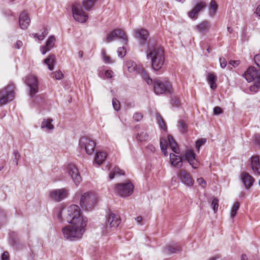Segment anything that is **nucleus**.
Masks as SVG:
<instances>
[{"label": "nucleus", "instance_id": "3", "mask_svg": "<svg viewBox=\"0 0 260 260\" xmlns=\"http://www.w3.org/2000/svg\"><path fill=\"white\" fill-rule=\"evenodd\" d=\"M87 223L71 224L62 229L63 235L67 240L74 241L81 239L85 231Z\"/></svg>", "mask_w": 260, "mask_h": 260}, {"label": "nucleus", "instance_id": "30", "mask_svg": "<svg viewBox=\"0 0 260 260\" xmlns=\"http://www.w3.org/2000/svg\"><path fill=\"white\" fill-rule=\"evenodd\" d=\"M52 122V119H44L42 122L41 127L42 128H46L47 130H52L54 128L53 125L51 123Z\"/></svg>", "mask_w": 260, "mask_h": 260}, {"label": "nucleus", "instance_id": "41", "mask_svg": "<svg viewBox=\"0 0 260 260\" xmlns=\"http://www.w3.org/2000/svg\"><path fill=\"white\" fill-rule=\"evenodd\" d=\"M102 57H103V59L105 63H111L113 62L111 58L109 56L107 55L105 50H104V49L102 50Z\"/></svg>", "mask_w": 260, "mask_h": 260}, {"label": "nucleus", "instance_id": "62", "mask_svg": "<svg viewBox=\"0 0 260 260\" xmlns=\"http://www.w3.org/2000/svg\"><path fill=\"white\" fill-rule=\"evenodd\" d=\"M135 220L138 223H140L142 220V217L141 216H138L135 218Z\"/></svg>", "mask_w": 260, "mask_h": 260}, {"label": "nucleus", "instance_id": "50", "mask_svg": "<svg viewBox=\"0 0 260 260\" xmlns=\"http://www.w3.org/2000/svg\"><path fill=\"white\" fill-rule=\"evenodd\" d=\"M13 155H14V161L15 162V165H18V160L20 158V155L17 151H14L13 152Z\"/></svg>", "mask_w": 260, "mask_h": 260}, {"label": "nucleus", "instance_id": "32", "mask_svg": "<svg viewBox=\"0 0 260 260\" xmlns=\"http://www.w3.org/2000/svg\"><path fill=\"white\" fill-rule=\"evenodd\" d=\"M124 175V172L119 169L118 168H115L113 170H112L109 175V178L110 180L113 179L115 175Z\"/></svg>", "mask_w": 260, "mask_h": 260}, {"label": "nucleus", "instance_id": "45", "mask_svg": "<svg viewBox=\"0 0 260 260\" xmlns=\"http://www.w3.org/2000/svg\"><path fill=\"white\" fill-rule=\"evenodd\" d=\"M53 77H54L57 80H60L63 77V74L60 71L53 72L51 74Z\"/></svg>", "mask_w": 260, "mask_h": 260}, {"label": "nucleus", "instance_id": "13", "mask_svg": "<svg viewBox=\"0 0 260 260\" xmlns=\"http://www.w3.org/2000/svg\"><path fill=\"white\" fill-rule=\"evenodd\" d=\"M177 175L181 183L186 186L191 187L193 185L194 180L190 174L186 170L183 169L178 170Z\"/></svg>", "mask_w": 260, "mask_h": 260}, {"label": "nucleus", "instance_id": "44", "mask_svg": "<svg viewBox=\"0 0 260 260\" xmlns=\"http://www.w3.org/2000/svg\"><path fill=\"white\" fill-rule=\"evenodd\" d=\"M171 104L173 107H178L180 105V100L177 97H173L172 98Z\"/></svg>", "mask_w": 260, "mask_h": 260}, {"label": "nucleus", "instance_id": "31", "mask_svg": "<svg viewBox=\"0 0 260 260\" xmlns=\"http://www.w3.org/2000/svg\"><path fill=\"white\" fill-rule=\"evenodd\" d=\"M216 78L213 74H209L208 78V82L212 89H215L217 87L216 83Z\"/></svg>", "mask_w": 260, "mask_h": 260}, {"label": "nucleus", "instance_id": "19", "mask_svg": "<svg viewBox=\"0 0 260 260\" xmlns=\"http://www.w3.org/2000/svg\"><path fill=\"white\" fill-rule=\"evenodd\" d=\"M30 19L28 14L23 11L21 12L19 17V24L20 27L22 29H26L29 26Z\"/></svg>", "mask_w": 260, "mask_h": 260}, {"label": "nucleus", "instance_id": "39", "mask_svg": "<svg viewBox=\"0 0 260 260\" xmlns=\"http://www.w3.org/2000/svg\"><path fill=\"white\" fill-rule=\"evenodd\" d=\"M260 88V80H258V81L253 82V84L251 85L249 89L251 92L254 93L256 92Z\"/></svg>", "mask_w": 260, "mask_h": 260}, {"label": "nucleus", "instance_id": "34", "mask_svg": "<svg viewBox=\"0 0 260 260\" xmlns=\"http://www.w3.org/2000/svg\"><path fill=\"white\" fill-rule=\"evenodd\" d=\"M239 207L240 205L238 202H235L234 203L231 210L230 217L231 218H234L235 217Z\"/></svg>", "mask_w": 260, "mask_h": 260}, {"label": "nucleus", "instance_id": "25", "mask_svg": "<svg viewBox=\"0 0 260 260\" xmlns=\"http://www.w3.org/2000/svg\"><path fill=\"white\" fill-rule=\"evenodd\" d=\"M210 24L207 21H203L200 24L196 25V29L202 34H205L208 32L210 28Z\"/></svg>", "mask_w": 260, "mask_h": 260}, {"label": "nucleus", "instance_id": "24", "mask_svg": "<svg viewBox=\"0 0 260 260\" xmlns=\"http://www.w3.org/2000/svg\"><path fill=\"white\" fill-rule=\"evenodd\" d=\"M170 159L171 165L174 167L180 168L182 166V159L181 156L177 155L174 153H170Z\"/></svg>", "mask_w": 260, "mask_h": 260}, {"label": "nucleus", "instance_id": "64", "mask_svg": "<svg viewBox=\"0 0 260 260\" xmlns=\"http://www.w3.org/2000/svg\"><path fill=\"white\" fill-rule=\"evenodd\" d=\"M227 30L230 34H232L233 32V28L230 26L227 27Z\"/></svg>", "mask_w": 260, "mask_h": 260}, {"label": "nucleus", "instance_id": "12", "mask_svg": "<svg viewBox=\"0 0 260 260\" xmlns=\"http://www.w3.org/2000/svg\"><path fill=\"white\" fill-rule=\"evenodd\" d=\"M79 145L81 150H84L87 154L91 155L94 152L95 142L88 137H83L80 139Z\"/></svg>", "mask_w": 260, "mask_h": 260}, {"label": "nucleus", "instance_id": "61", "mask_svg": "<svg viewBox=\"0 0 260 260\" xmlns=\"http://www.w3.org/2000/svg\"><path fill=\"white\" fill-rule=\"evenodd\" d=\"M148 149H149L151 151L154 152L155 151V148L153 145H148L147 147Z\"/></svg>", "mask_w": 260, "mask_h": 260}, {"label": "nucleus", "instance_id": "53", "mask_svg": "<svg viewBox=\"0 0 260 260\" xmlns=\"http://www.w3.org/2000/svg\"><path fill=\"white\" fill-rule=\"evenodd\" d=\"M2 260H9V254L8 251H5L1 256Z\"/></svg>", "mask_w": 260, "mask_h": 260}, {"label": "nucleus", "instance_id": "46", "mask_svg": "<svg viewBox=\"0 0 260 260\" xmlns=\"http://www.w3.org/2000/svg\"><path fill=\"white\" fill-rule=\"evenodd\" d=\"M211 205L214 212L215 213L216 212L218 208V200L215 198L213 199L211 203Z\"/></svg>", "mask_w": 260, "mask_h": 260}, {"label": "nucleus", "instance_id": "35", "mask_svg": "<svg viewBox=\"0 0 260 260\" xmlns=\"http://www.w3.org/2000/svg\"><path fill=\"white\" fill-rule=\"evenodd\" d=\"M156 119L159 127L163 131H166L167 128L166 123L162 118L158 114L156 115Z\"/></svg>", "mask_w": 260, "mask_h": 260}, {"label": "nucleus", "instance_id": "48", "mask_svg": "<svg viewBox=\"0 0 260 260\" xmlns=\"http://www.w3.org/2000/svg\"><path fill=\"white\" fill-rule=\"evenodd\" d=\"M118 56L123 57L126 54V49L124 47H119L117 50Z\"/></svg>", "mask_w": 260, "mask_h": 260}, {"label": "nucleus", "instance_id": "10", "mask_svg": "<svg viewBox=\"0 0 260 260\" xmlns=\"http://www.w3.org/2000/svg\"><path fill=\"white\" fill-rule=\"evenodd\" d=\"M96 202L97 198L94 194L86 192L81 197L80 204L82 208L89 211L93 209Z\"/></svg>", "mask_w": 260, "mask_h": 260}, {"label": "nucleus", "instance_id": "58", "mask_svg": "<svg viewBox=\"0 0 260 260\" xmlns=\"http://www.w3.org/2000/svg\"><path fill=\"white\" fill-rule=\"evenodd\" d=\"M22 45H23V43H22V41L18 40L16 42V44L15 45V47L16 49H19L21 48Z\"/></svg>", "mask_w": 260, "mask_h": 260}, {"label": "nucleus", "instance_id": "51", "mask_svg": "<svg viewBox=\"0 0 260 260\" xmlns=\"http://www.w3.org/2000/svg\"><path fill=\"white\" fill-rule=\"evenodd\" d=\"M255 64L260 68V54H256L253 58Z\"/></svg>", "mask_w": 260, "mask_h": 260}, {"label": "nucleus", "instance_id": "63", "mask_svg": "<svg viewBox=\"0 0 260 260\" xmlns=\"http://www.w3.org/2000/svg\"><path fill=\"white\" fill-rule=\"evenodd\" d=\"M241 260H248V258L245 254H242L241 255Z\"/></svg>", "mask_w": 260, "mask_h": 260}, {"label": "nucleus", "instance_id": "29", "mask_svg": "<svg viewBox=\"0 0 260 260\" xmlns=\"http://www.w3.org/2000/svg\"><path fill=\"white\" fill-rule=\"evenodd\" d=\"M44 62L48 66L49 70L52 71L54 69L55 63V56L53 55H49L46 59L44 60Z\"/></svg>", "mask_w": 260, "mask_h": 260}, {"label": "nucleus", "instance_id": "37", "mask_svg": "<svg viewBox=\"0 0 260 260\" xmlns=\"http://www.w3.org/2000/svg\"><path fill=\"white\" fill-rule=\"evenodd\" d=\"M148 135L145 132L138 133L136 136L137 139L140 142L146 141L148 139Z\"/></svg>", "mask_w": 260, "mask_h": 260}, {"label": "nucleus", "instance_id": "59", "mask_svg": "<svg viewBox=\"0 0 260 260\" xmlns=\"http://www.w3.org/2000/svg\"><path fill=\"white\" fill-rule=\"evenodd\" d=\"M239 63V61L238 60H231L229 62V64L234 67L237 66Z\"/></svg>", "mask_w": 260, "mask_h": 260}, {"label": "nucleus", "instance_id": "27", "mask_svg": "<svg viewBox=\"0 0 260 260\" xmlns=\"http://www.w3.org/2000/svg\"><path fill=\"white\" fill-rule=\"evenodd\" d=\"M136 36L143 42L146 41L149 36L148 31L145 29H138L135 30Z\"/></svg>", "mask_w": 260, "mask_h": 260}, {"label": "nucleus", "instance_id": "21", "mask_svg": "<svg viewBox=\"0 0 260 260\" xmlns=\"http://www.w3.org/2000/svg\"><path fill=\"white\" fill-rule=\"evenodd\" d=\"M206 6V4L204 2H200L198 3L196 6L192 9L191 11L188 13V16L193 19L197 18L198 13Z\"/></svg>", "mask_w": 260, "mask_h": 260}, {"label": "nucleus", "instance_id": "26", "mask_svg": "<svg viewBox=\"0 0 260 260\" xmlns=\"http://www.w3.org/2000/svg\"><path fill=\"white\" fill-rule=\"evenodd\" d=\"M181 250V247L178 243H172L167 245L164 249L165 253L172 254Z\"/></svg>", "mask_w": 260, "mask_h": 260}, {"label": "nucleus", "instance_id": "11", "mask_svg": "<svg viewBox=\"0 0 260 260\" xmlns=\"http://www.w3.org/2000/svg\"><path fill=\"white\" fill-rule=\"evenodd\" d=\"M14 86L9 84L5 88L0 90V106L12 101L14 96Z\"/></svg>", "mask_w": 260, "mask_h": 260}, {"label": "nucleus", "instance_id": "23", "mask_svg": "<svg viewBox=\"0 0 260 260\" xmlns=\"http://www.w3.org/2000/svg\"><path fill=\"white\" fill-rule=\"evenodd\" d=\"M55 42V38L52 35L48 39L46 42V44L42 46L41 51L43 54H46L48 51H50L54 46Z\"/></svg>", "mask_w": 260, "mask_h": 260}, {"label": "nucleus", "instance_id": "6", "mask_svg": "<svg viewBox=\"0 0 260 260\" xmlns=\"http://www.w3.org/2000/svg\"><path fill=\"white\" fill-rule=\"evenodd\" d=\"M66 219L70 224L87 223V218L81 213L79 207L76 205H72L68 208Z\"/></svg>", "mask_w": 260, "mask_h": 260}, {"label": "nucleus", "instance_id": "42", "mask_svg": "<svg viewBox=\"0 0 260 260\" xmlns=\"http://www.w3.org/2000/svg\"><path fill=\"white\" fill-rule=\"evenodd\" d=\"M206 142V139L204 138H201L197 141L196 143V147L198 149V151L200 150V147L204 145Z\"/></svg>", "mask_w": 260, "mask_h": 260}, {"label": "nucleus", "instance_id": "4", "mask_svg": "<svg viewBox=\"0 0 260 260\" xmlns=\"http://www.w3.org/2000/svg\"><path fill=\"white\" fill-rule=\"evenodd\" d=\"M24 83L29 88V94L30 97V100L33 105L39 104L40 102L43 101L41 95L36 96L38 92V80L36 76L29 74L25 76L24 78Z\"/></svg>", "mask_w": 260, "mask_h": 260}, {"label": "nucleus", "instance_id": "36", "mask_svg": "<svg viewBox=\"0 0 260 260\" xmlns=\"http://www.w3.org/2000/svg\"><path fill=\"white\" fill-rule=\"evenodd\" d=\"M141 75L142 78L147 82L148 85L152 84L153 83V80L151 78H150L148 74L146 73V72L142 70L141 71Z\"/></svg>", "mask_w": 260, "mask_h": 260}, {"label": "nucleus", "instance_id": "8", "mask_svg": "<svg viewBox=\"0 0 260 260\" xmlns=\"http://www.w3.org/2000/svg\"><path fill=\"white\" fill-rule=\"evenodd\" d=\"M169 144L170 148L176 154L180 153V149L173 138L171 135H168L167 139L161 138L160 139V147L162 153L167 156V147Z\"/></svg>", "mask_w": 260, "mask_h": 260}, {"label": "nucleus", "instance_id": "54", "mask_svg": "<svg viewBox=\"0 0 260 260\" xmlns=\"http://www.w3.org/2000/svg\"><path fill=\"white\" fill-rule=\"evenodd\" d=\"M219 62L220 67L222 68H224L226 66V61L224 58H220Z\"/></svg>", "mask_w": 260, "mask_h": 260}, {"label": "nucleus", "instance_id": "28", "mask_svg": "<svg viewBox=\"0 0 260 260\" xmlns=\"http://www.w3.org/2000/svg\"><path fill=\"white\" fill-rule=\"evenodd\" d=\"M106 154L102 151H100L96 153L94 162L99 166L102 164L106 158Z\"/></svg>", "mask_w": 260, "mask_h": 260}, {"label": "nucleus", "instance_id": "16", "mask_svg": "<svg viewBox=\"0 0 260 260\" xmlns=\"http://www.w3.org/2000/svg\"><path fill=\"white\" fill-rule=\"evenodd\" d=\"M50 197L51 200L59 202L68 196V190L65 188L54 189L50 192Z\"/></svg>", "mask_w": 260, "mask_h": 260}, {"label": "nucleus", "instance_id": "9", "mask_svg": "<svg viewBox=\"0 0 260 260\" xmlns=\"http://www.w3.org/2000/svg\"><path fill=\"white\" fill-rule=\"evenodd\" d=\"M134 186L129 181L117 183L114 186V191L121 197L125 198L131 196L134 191Z\"/></svg>", "mask_w": 260, "mask_h": 260}, {"label": "nucleus", "instance_id": "2", "mask_svg": "<svg viewBox=\"0 0 260 260\" xmlns=\"http://www.w3.org/2000/svg\"><path fill=\"white\" fill-rule=\"evenodd\" d=\"M97 1L98 0H83L82 5L78 3L73 4L72 10L74 19L80 23L85 22L88 18V16L82 7L87 11H91Z\"/></svg>", "mask_w": 260, "mask_h": 260}, {"label": "nucleus", "instance_id": "52", "mask_svg": "<svg viewBox=\"0 0 260 260\" xmlns=\"http://www.w3.org/2000/svg\"><path fill=\"white\" fill-rule=\"evenodd\" d=\"M222 113V109L219 107H215L213 109V113L215 115H218Z\"/></svg>", "mask_w": 260, "mask_h": 260}, {"label": "nucleus", "instance_id": "18", "mask_svg": "<svg viewBox=\"0 0 260 260\" xmlns=\"http://www.w3.org/2000/svg\"><path fill=\"white\" fill-rule=\"evenodd\" d=\"M185 158L193 168L197 169L199 166V161L196 158V155L192 150L189 149L186 151Z\"/></svg>", "mask_w": 260, "mask_h": 260}, {"label": "nucleus", "instance_id": "5", "mask_svg": "<svg viewBox=\"0 0 260 260\" xmlns=\"http://www.w3.org/2000/svg\"><path fill=\"white\" fill-rule=\"evenodd\" d=\"M106 217V224L102 225L101 228L103 235H107L110 234L112 229H116L121 222L120 215L111 211H109Z\"/></svg>", "mask_w": 260, "mask_h": 260}, {"label": "nucleus", "instance_id": "22", "mask_svg": "<svg viewBox=\"0 0 260 260\" xmlns=\"http://www.w3.org/2000/svg\"><path fill=\"white\" fill-rule=\"evenodd\" d=\"M251 167L255 175H260V162L258 156L251 157Z\"/></svg>", "mask_w": 260, "mask_h": 260}, {"label": "nucleus", "instance_id": "40", "mask_svg": "<svg viewBox=\"0 0 260 260\" xmlns=\"http://www.w3.org/2000/svg\"><path fill=\"white\" fill-rule=\"evenodd\" d=\"M210 7L212 9V11L210 12V15L211 16H213L215 14L216 11L218 8V5L215 1H211L210 3Z\"/></svg>", "mask_w": 260, "mask_h": 260}, {"label": "nucleus", "instance_id": "1", "mask_svg": "<svg viewBox=\"0 0 260 260\" xmlns=\"http://www.w3.org/2000/svg\"><path fill=\"white\" fill-rule=\"evenodd\" d=\"M146 53V58L150 61L152 69L155 71L161 69L165 59L164 49L157 44H152L149 41Z\"/></svg>", "mask_w": 260, "mask_h": 260}, {"label": "nucleus", "instance_id": "38", "mask_svg": "<svg viewBox=\"0 0 260 260\" xmlns=\"http://www.w3.org/2000/svg\"><path fill=\"white\" fill-rule=\"evenodd\" d=\"M178 126L180 131L182 133H185L187 129V125L185 122L183 120H180L178 121Z\"/></svg>", "mask_w": 260, "mask_h": 260}, {"label": "nucleus", "instance_id": "7", "mask_svg": "<svg viewBox=\"0 0 260 260\" xmlns=\"http://www.w3.org/2000/svg\"><path fill=\"white\" fill-rule=\"evenodd\" d=\"M154 83V91L157 94L165 93L172 94L173 93L172 85L168 80H155Z\"/></svg>", "mask_w": 260, "mask_h": 260}, {"label": "nucleus", "instance_id": "55", "mask_svg": "<svg viewBox=\"0 0 260 260\" xmlns=\"http://www.w3.org/2000/svg\"><path fill=\"white\" fill-rule=\"evenodd\" d=\"M198 183L202 187H205L206 184V182L203 178H199L197 179Z\"/></svg>", "mask_w": 260, "mask_h": 260}, {"label": "nucleus", "instance_id": "15", "mask_svg": "<svg viewBox=\"0 0 260 260\" xmlns=\"http://www.w3.org/2000/svg\"><path fill=\"white\" fill-rule=\"evenodd\" d=\"M117 38L122 40L124 43H126L127 41V37L123 31L120 29H115L107 34L106 42L109 43Z\"/></svg>", "mask_w": 260, "mask_h": 260}, {"label": "nucleus", "instance_id": "33", "mask_svg": "<svg viewBox=\"0 0 260 260\" xmlns=\"http://www.w3.org/2000/svg\"><path fill=\"white\" fill-rule=\"evenodd\" d=\"M48 34L47 29L44 28L43 31L41 34L37 33L32 34V35L34 38H37L39 41H42Z\"/></svg>", "mask_w": 260, "mask_h": 260}, {"label": "nucleus", "instance_id": "57", "mask_svg": "<svg viewBox=\"0 0 260 260\" xmlns=\"http://www.w3.org/2000/svg\"><path fill=\"white\" fill-rule=\"evenodd\" d=\"M254 142L256 144L260 146V135L256 134L254 135Z\"/></svg>", "mask_w": 260, "mask_h": 260}, {"label": "nucleus", "instance_id": "56", "mask_svg": "<svg viewBox=\"0 0 260 260\" xmlns=\"http://www.w3.org/2000/svg\"><path fill=\"white\" fill-rule=\"evenodd\" d=\"M105 75L107 78H112L113 76V72L111 70H107Z\"/></svg>", "mask_w": 260, "mask_h": 260}, {"label": "nucleus", "instance_id": "43", "mask_svg": "<svg viewBox=\"0 0 260 260\" xmlns=\"http://www.w3.org/2000/svg\"><path fill=\"white\" fill-rule=\"evenodd\" d=\"M127 68L129 72H132L136 70L137 66L136 63L133 61H129L127 63Z\"/></svg>", "mask_w": 260, "mask_h": 260}, {"label": "nucleus", "instance_id": "47", "mask_svg": "<svg viewBox=\"0 0 260 260\" xmlns=\"http://www.w3.org/2000/svg\"><path fill=\"white\" fill-rule=\"evenodd\" d=\"M113 107L115 111H118L120 109V102L116 99L112 100Z\"/></svg>", "mask_w": 260, "mask_h": 260}, {"label": "nucleus", "instance_id": "20", "mask_svg": "<svg viewBox=\"0 0 260 260\" xmlns=\"http://www.w3.org/2000/svg\"><path fill=\"white\" fill-rule=\"evenodd\" d=\"M240 178L246 189H248L251 187L254 181V178L246 172L241 173Z\"/></svg>", "mask_w": 260, "mask_h": 260}, {"label": "nucleus", "instance_id": "49", "mask_svg": "<svg viewBox=\"0 0 260 260\" xmlns=\"http://www.w3.org/2000/svg\"><path fill=\"white\" fill-rule=\"evenodd\" d=\"M143 118V115L142 114V113L140 112H136L133 115L134 119L137 122L140 121Z\"/></svg>", "mask_w": 260, "mask_h": 260}, {"label": "nucleus", "instance_id": "60", "mask_svg": "<svg viewBox=\"0 0 260 260\" xmlns=\"http://www.w3.org/2000/svg\"><path fill=\"white\" fill-rule=\"evenodd\" d=\"M255 13L257 16L260 17V4L256 8Z\"/></svg>", "mask_w": 260, "mask_h": 260}, {"label": "nucleus", "instance_id": "17", "mask_svg": "<svg viewBox=\"0 0 260 260\" xmlns=\"http://www.w3.org/2000/svg\"><path fill=\"white\" fill-rule=\"evenodd\" d=\"M69 175L71 177L75 184L78 185L81 181V177L76 167L74 164H70L68 167Z\"/></svg>", "mask_w": 260, "mask_h": 260}, {"label": "nucleus", "instance_id": "14", "mask_svg": "<svg viewBox=\"0 0 260 260\" xmlns=\"http://www.w3.org/2000/svg\"><path fill=\"white\" fill-rule=\"evenodd\" d=\"M243 76L248 82H256L260 80V73L254 67H249Z\"/></svg>", "mask_w": 260, "mask_h": 260}]
</instances>
